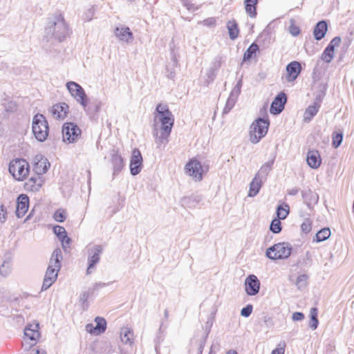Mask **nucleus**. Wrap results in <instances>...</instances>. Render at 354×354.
I'll use <instances>...</instances> for the list:
<instances>
[{
	"instance_id": "nucleus-46",
	"label": "nucleus",
	"mask_w": 354,
	"mask_h": 354,
	"mask_svg": "<svg viewBox=\"0 0 354 354\" xmlns=\"http://www.w3.org/2000/svg\"><path fill=\"white\" fill-rule=\"evenodd\" d=\"M54 219L59 222L62 223L66 220V213L63 209H58L53 214Z\"/></svg>"
},
{
	"instance_id": "nucleus-31",
	"label": "nucleus",
	"mask_w": 354,
	"mask_h": 354,
	"mask_svg": "<svg viewBox=\"0 0 354 354\" xmlns=\"http://www.w3.org/2000/svg\"><path fill=\"white\" fill-rule=\"evenodd\" d=\"M227 28L230 39H236L239 34V28L236 21L234 19L228 21L227 24Z\"/></svg>"
},
{
	"instance_id": "nucleus-62",
	"label": "nucleus",
	"mask_w": 354,
	"mask_h": 354,
	"mask_svg": "<svg viewBox=\"0 0 354 354\" xmlns=\"http://www.w3.org/2000/svg\"><path fill=\"white\" fill-rule=\"evenodd\" d=\"M284 347L276 348L272 351L271 354H284Z\"/></svg>"
},
{
	"instance_id": "nucleus-36",
	"label": "nucleus",
	"mask_w": 354,
	"mask_h": 354,
	"mask_svg": "<svg viewBox=\"0 0 354 354\" xmlns=\"http://www.w3.org/2000/svg\"><path fill=\"white\" fill-rule=\"evenodd\" d=\"M290 212V207L288 204L284 203L283 205H279L277 207V216L279 220L285 219Z\"/></svg>"
},
{
	"instance_id": "nucleus-17",
	"label": "nucleus",
	"mask_w": 354,
	"mask_h": 354,
	"mask_svg": "<svg viewBox=\"0 0 354 354\" xmlns=\"http://www.w3.org/2000/svg\"><path fill=\"white\" fill-rule=\"evenodd\" d=\"M29 197L24 194H21L17 198L16 205V216L17 218L23 217L29 207Z\"/></svg>"
},
{
	"instance_id": "nucleus-9",
	"label": "nucleus",
	"mask_w": 354,
	"mask_h": 354,
	"mask_svg": "<svg viewBox=\"0 0 354 354\" xmlns=\"http://www.w3.org/2000/svg\"><path fill=\"white\" fill-rule=\"evenodd\" d=\"M103 252V248L100 245H94L88 249V267L86 270L87 274H89L91 270L100 262V255Z\"/></svg>"
},
{
	"instance_id": "nucleus-42",
	"label": "nucleus",
	"mask_w": 354,
	"mask_h": 354,
	"mask_svg": "<svg viewBox=\"0 0 354 354\" xmlns=\"http://www.w3.org/2000/svg\"><path fill=\"white\" fill-rule=\"evenodd\" d=\"M50 162L46 158H41L37 163V169H39V172L45 174L50 167Z\"/></svg>"
},
{
	"instance_id": "nucleus-48",
	"label": "nucleus",
	"mask_w": 354,
	"mask_h": 354,
	"mask_svg": "<svg viewBox=\"0 0 354 354\" xmlns=\"http://www.w3.org/2000/svg\"><path fill=\"white\" fill-rule=\"evenodd\" d=\"M252 305L248 304L241 310V315L244 317H248L252 314Z\"/></svg>"
},
{
	"instance_id": "nucleus-53",
	"label": "nucleus",
	"mask_w": 354,
	"mask_h": 354,
	"mask_svg": "<svg viewBox=\"0 0 354 354\" xmlns=\"http://www.w3.org/2000/svg\"><path fill=\"white\" fill-rule=\"evenodd\" d=\"M183 6L190 11H195L198 8L197 6H195V5L190 1V0H186V1H184Z\"/></svg>"
},
{
	"instance_id": "nucleus-14",
	"label": "nucleus",
	"mask_w": 354,
	"mask_h": 354,
	"mask_svg": "<svg viewBox=\"0 0 354 354\" xmlns=\"http://www.w3.org/2000/svg\"><path fill=\"white\" fill-rule=\"evenodd\" d=\"M260 281L254 274H250L245 280V290L248 295L254 296L260 290Z\"/></svg>"
},
{
	"instance_id": "nucleus-8",
	"label": "nucleus",
	"mask_w": 354,
	"mask_h": 354,
	"mask_svg": "<svg viewBox=\"0 0 354 354\" xmlns=\"http://www.w3.org/2000/svg\"><path fill=\"white\" fill-rule=\"evenodd\" d=\"M81 130L73 122H66L62 127L63 141L69 143L75 142L81 135Z\"/></svg>"
},
{
	"instance_id": "nucleus-43",
	"label": "nucleus",
	"mask_w": 354,
	"mask_h": 354,
	"mask_svg": "<svg viewBox=\"0 0 354 354\" xmlns=\"http://www.w3.org/2000/svg\"><path fill=\"white\" fill-rule=\"evenodd\" d=\"M11 271V263L8 260H5L0 266V274L3 277L8 276Z\"/></svg>"
},
{
	"instance_id": "nucleus-40",
	"label": "nucleus",
	"mask_w": 354,
	"mask_h": 354,
	"mask_svg": "<svg viewBox=\"0 0 354 354\" xmlns=\"http://www.w3.org/2000/svg\"><path fill=\"white\" fill-rule=\"evenodd\" d=\"M95 322L96 323L95 326L97 328L98 334L100 335L104 333L106 329V319L102 317H96L95 318Z\"/></svg>"
},
{
	"instance_id": "nucleus-10",
	"label": "nucleus",
	"mask_w": 354,
	"mask_h": 354,
	"mask_svg": "<svg viewBox=\"0 0 354 354\" xmlns=\"http://www.w3.org/2000/svg\"><path fill=\"white\" fill-rule=\"evenodd\" d=\"M242 86V79H239L230 92V94L226 101L223 114H227L234 106L237 98L241 93Z\"/></svg>"
},
{
	"instance_id": "nucleus-58",
	"label": "nucleus",
	"mask_w": 354,
	"mask_h": 354,
	"mask_svg": "<svg viewBox=\"0 0 354 354\" xmlns=\"http://www.w3.org/2000/svg\"><path fill=\"white\" fill-rule=\"evenodd\" d=\"M93 15H94V10H93V8H89L87 12L85 13V17H84V19L87 21H90L93 17Z\"/></svg>"
},
{
	"instance_id": "nucleus-21",
	"label": "nucleus",
	"mask_w": 354,
	"mask_h": 354,
	"mask_svg": "<svg viewBox=\"0 0 354 354\" xmlns=\"http://www.w3.org/2000/svg\"><path fill=\"white\" fill-rule=\"evenodd\" d=\"M328 31V24L325 20L318 21L313 29L315 39L319 41L323 39Z\"/></svg>"
},
{
	"instance_id": "nucleus-1",
	"label": "nucleus",
	"mask_w": 354,
	"mask_h": 354,
	"mask_svg": "<svg viewBox=\"0 0 354 354\" xmlns=\"http://www.w3.org/2000/svg\"><path fill=\"white\" fill-rule=\"evenodd\" d=\"M153 134L158 147H165L168 142L174 124V118L167 104L159 103L153 113Z\"/></svg>"
},
{
	"instance_id": "nucleus-4",
	"label": "nucleus",
	"mask_w": 354,
	"mask_h": 354,
	"mask_svg": "<svg viewBox=\"0 0 354 354\" xmlns=\"http://www.w3.org/2000/svg\"><path fill=\"white\" fill-rule=\"evenodd\" d=\"M32 133L39 142H44L49 131L48 122L43 114L37 113L32 118Z\"/></svg>"
},
{
	"instance_id": "nucleus-11",
	"label": "nucleus",
	"mask_w": 354,
	"mask_h": 354,
	"mask_svg": "<svg viewBox=\"0 0 354 354\" xmlns=\"http://www.w3.org/2000/svg\"><path fill=\"white\" fill-rule=\"evenodd\" d=\"M185 169L186 173L196 180L200 181L203 179V167L198 160L196 159L190 160L185 165Z\"/></svg>"
},
{
	"instance_id": "nucleus-57",
	"label": "nucleus",
	"mask_w": 354,
	"mask_h": 354,
	"mask_svg": "<svg viewBox=\"0 0 354 354\" xmlns=\"http://www.w3.org/2000/svg\"><path fill=\"white\" fill-rule=\"evenodd\" d=\"M89 295H90V292L89 291H84V292H82L80 295V301L82 303V304H84L87 301L88 297H89Z\"/></svg>"
},
{
	"instance_id": "nucleus-22",
	"label": "nucleus",
	"mask_w": 354,
	"mask_h": 354,
	"mask_svg": "<svg viewBox=\"0 0 354 354\" xmlns=\"http://www.w3.org/2000/svg\"><path fill=\"white\" fill-rule=\"evenodd\" d=\"M275 160V156L272 158V160L268 161L264 163L259 169V170L255 174V176L266 182L267 180V177L272 169L274 162Z\"/></svg>"
},
{
	"instance_id": "nucleus-56",
	"label": "nucleus",
	"mask_w": 354,
	"mask_h": 354,
	"mask_svg": "<svg viewBox=\"0 0 354 354\" xmlns=\"http://www.w3.org/2000/svg\"><path fill=\"white\" fill-rule=\"evenodd\" d=\"M204 26L211 27L214 26L216 24V19L214 17H209L206 19H205L203 21Z\"/></svg>"
},
{
	"instance_id": "nucleus-6",
	"label": "nucleus",
	"mask_w": 354,
	"mask_h": 354,
	"mask_svg": "<svg viewBox=\"0 0 354 354\" xmlns=\"http://www.w3.org/2000/svg\"><path fill=\"white\" fill-rule=\"evenodd\" d=\"M66 88L71 96L83 107L85 111H88L87 108L89 99L84 88L77 82L73 81L68 82L66 84Z\"/></svg>"
},
{
	"instance_id": "nucleus-13",
	"label": "nucleus",
	"mask_w": 354,
	"mask_h": 354,
	"mask_svg": "<svg viewBox=\"0 0 354 354\" xmlns=\"http://www.w3.org/2000/svg\"><path fill=\"white\" fill-rule=\"evenodd\" d=\"M130 172L133 176L138 174L142 168V156L138 149H134L132 151L130 160Z\"/></svg>"
},
{
	"instance_id": "nucleus-51",
	"label": "nucleus",
	"mask_w": 354,
	"mask_h": 354,
	"mask_svg": "<svg viewBox=\"0 0 354 354\" xmlns=\"http://www.w3.org/2000/svg\"><path fill=\"white\" fill-rule=\"evenodd\" d=\"M289 32L292 36L296 37L299 35L300 28L295 24H291L289 27Z\"/></svg>"
},
{
	"instance_id": "nucleus-7",
	"label": "nucleus",
	"mask_w": 354,
	"mask_h": 354,
	"mask_svg": "<svg viewBox=\"0 0 354 354\" xmlns=\"http://www.w3.org/2000/svg\"><path fill=\"white\" fill-rule=\"evenodd\" d=\"M8 171L17 180L22 181L29 172V165L24 159H15L10 162Z\"/></svg>"
},
{
	"instance_id": "nucleus-39",
	"label": "nucleus",
	"mask_w": 354,
	"mask_h": 354,
	"mask_svg": "<svg viewBox=\"0 0 354 354\" xmlns=\"http://www.w3.org/2000/svg\"><path fill=\"white\" fill-rule=\"evenodd\" d=\"M162 325H163V324L162 323L158 329V331L156 334V337L155 339V351H156V354H160V345L164 340Z\"/></svg>"
},
{
	"instance_id": "nucleus-35",
	"label": "nucleus",
	"mask_w": 354,
	"mask_h": 354,
	"mask_svg": "<svg viewBox=\"0 0 354 354\" xmlns=\"http://www.w3.org/2000/svg\"><path fill=\"white\" fill-rule=\"evenodd\" d=\"M57 278V274L50 273L48 271H46L44 279L41 290H46L48 288H49L52 286V284L56 281Z\"/></svg>"
},
{
	"instance_id": "nucleus-37",
	"label": "nucleus",
	"mask_w": 354,
	"mask_h": 354,
	"mask_svg": "<svg viewBox=\"0 0 354 354\" xmlns=\"http://www.w3.org/2000/svg\"><path fill=\"white\" fill-rule=\"evenodd\" d=\"M330 229L328 227H324L316 233L313 240L318 243L326 241L330 237Z\"/></svg>"
},
{
	"instance_id": "nucleus-33",
	"label": "nucleus",
	"mask_w": 354,
	"mask_h": 354,
	"mask_svg": "<svg viewBox=\"0 0 354 354\" xmlns=\"http://www.w3.org/2000/svg\"><path fill=\"white\" fill-rule=\"evenodd\" d=\"M32 326H26L24 329V335L32 341H36L39 336L38 331L39 324H37L34 328H31Z\"/></svg>"
},
{
	"instance_id": "nucleus-50",
	"label": "nucleus",
	"mask_w": 354,
	"mask_h": 354,
	"mask_svg": "<svg viewBox=\"0 0 354 354\" xmlns=\"http://www.w3.org/2000/svg\"><path fill=\"white\" fill-rule=\"evenodd\" d=\"M301 228L302 232L308 233L311 230V223L309 220L305 221L301 225Z\"/></svg>"
},
{
	"instance_id": "nucleus-27",
	"label": "nucleus",
	"mask_w": 354,
	"mask_h": 354,
	"mask_svg": "<svg viewBox=\"0 0 354 354\" xmlns=\"http://www.w3.org/2000/svg\"><path fill=\"white\" fill-rule=\"evenodd\" d=\"M320 108V104L318 101L315 100L312 105H310L305 111L304 115V120L306 122L311 121L313 118L316 115Z\"/></svg>"
},
{
	"instance_id": "nucleus-49",
	"label": "nucleus",
	"mask_w": 354,
	"mask_h": 354,
	"mask_svg": "<svg viewBox=\"0 0 354 354\" xmlns=\"http://www.w3.org/2000/svg\"><path fill=\"white\" fill-rule=\"evenodd\" d=\"M7 219V210L3 204H0V222L4 223Z\"/></svg>"
},
{
	"instance_id": "nucleus-25",
	"label": "nucleus",
	"mask_w": 354,
	"mask_h": 354,
	"mask_svg": "<svg viewBox=\"0 0 354 354\" xmlns=\"http://www.w3.org/2000/svg\"><path fill=\"white\" fill-rule=\"evenodd\" d=\"M301 196L304 199V203L308 207H310L312 204L317 203L319 201L318 194L313 192L310 189L302 190Z\"/></svg>"
},
{
	"instance_id": "nucleus-2",
	"label": "nucleus",
	"mask_w": 354,
	"mask_h": 354,
	"mask_svg": "<svg viewBox=\"0 0 354 354\" xmlns=\"http://www.w3.org/2000/svg\"><path fill=\"white\" fill-rule=\"evenodd\" d=\"M44 33V37L47 40L54 39L61 42L66 38L69 34V28L62 15L58 14L48 19Z\"/></svg>"
},
{
	"instance_id": "nucleus-32",
	"label": "nucleus",
	"mask_w": 354,
	"mask_h": 354,
	"mask_svg": "<svg viewBox=\"0 0 354 354\" xmlns=\"http://www.w3.org/2000/svg\"><path fill=\"white\" fill-rule=\"evenodd\" d=\"M259 50V46L255 42H253L245 51L243 57V62H249L251 59L256 56L257 53Z\"/></svg>"
},
{
	"instance_id": "nucleus-15",
	"label": "nucleus",
	"mask_w": 354,
	"mask_h": 354,
	"mask_svg": "<svg viewBox=\"0 0 354 354\" xmlns=\"http://www.w3.org/2000/svg\"><path fill=\"white\" fill-rule=\"evenodd\" d=\"M287 102V96L283 92L279 93L272 102L270 112L273 115H278L284 109Z\"/></svg>"
},
{
	"instance_id": "nucleus-59",
	"label": "nucleus",
	"mask_w": 354,
	"mask_h": 354,
	"mask_svg": "<svg viewBox=\"0 0 354 354\" xmlns=\"http://www.w3.org/2000/svg\"><path fill=\"white\" fill-rule=\"evenodd\" d=\"M318 324H319L318 318L311 319L310 324H309V326L312 330H315V329H317Z\"/></svg>"
},
{
	"instance_id": "nucleus-47",
	"label": "nucleus",
	"mask_w": 354,
	"mask_h": 354,
	"mask_svg": "<svg viewBox=\"0 0 354 354\" xmlns=\"http://www.w3.org/2000/svg\"><path fill=\"white\" fill-rule=\"evenodd\" d=\"M334 57V53L331 51H328L327 50L324 49L323 51L321 59L324 61L326 63H330Z\"/></svg>"
},
{
	"instance_id": "nucleus-52",
	"label": "nucleus",
	"mask_w": 354,
	"mask_h": 354,
	"mask_svg": "<svg viewBox=\"0 0 354 354\" xmlns=\"http://www.w3.org/2000/svg\"><path fill=\"white\" fill-rule=\"evenodd\" d=\"M86 330L90 334L99 335L97 328L93 324H87L86 325Z\"/></svg>"
},
{
	"instance_id": "nucleus-41",
	"label": "nucleus",
	"mask_w": 354,
	"mask_h": 354,
	"mask_svg": "<svg viewBox=\"0 0 354 354\" xmlns=\"http://www.w3.org/2000/svg\"><path fill=\"white\" fill-rule=\"evenodd\" d=\"M343 140V133L341 131H334L332 134V145L334 148H338Z\"/></svg>"
},
{
	"instance_id": "nucleus-28",
	"label": "nucleus",
	"mask_w": 354,
	"mask_h": 354,
	"mask_svg": "<svg viewBox=\"0 0 354 354\" xmlns=\"http://www.w3.org/2000/svg\"><path fill=\"white\" fill-rule=\"evenodd\" d=\"M263 183L265 182L254 176L252 180L250 183L248 196L254 197L257 196L259 192Z\"/></svg>"
},
{
	"instance_id": "nucleus-3",
	"label": "nucleus",
	"mask_w": 354,
	"mask_h": 354,
	"mask_svg": "<svg viewBox=\"0 0 354 354\" xmlns=\"http://www.w3.org/2000/svg\"><path fill=\"white\" fill-rule=\"evenodd\" d=\"M270 121L266 117L258 118L250 126V140L253 144L258 143L268 133Z\"/></svg>"
},
{
	"instance_id": "nucleus-38",
	"label": "nucleus",
	"mask_w": 354,
	"mask_h": 354,
	"mask_svg": "<svg viewBox=\"0 0 354 354\" xmlns=\"http://www.w3.org/2000/svg\"><path fill=\"white\" fill-rule=\"evenodd\" d=\"M221 66L220 60H215L212 64L210 68L208 69L207 72V76L210 80V81H213L215 78L217 71Z\"/></svg>"
},
{
	"instance_id": "nucleus-24",
	"label": "nucleus",
	"mask_w": 354,
	"mask_h": 354,
	"mask_svg": "<svg viewBox=\"0 0 354 354\" xmlns=\"http://www.w3.org/2000/svg\"><path fill=\"white\" fill-rule=\"evenodd\" d=\"M115 34L121 41L129 42L133 39V33L127 26L117 27L115 30Z\"/></svg>"
},
{
	"instance_id": "nucleus-61",
	"label": "nucleus",
	"mask_w": 354,
	"mask_h": 354,
	"mask_svg": "<svg viewBox=\"0 0 354 354\" xmlns=\"http://www.w3.org/2000/svg\"><path fill=\"white\" fill-rule=\"evenodd\" d=\"M341 42V38L340 37H335L330 41V44H332L333 46L336 47L339 45Z\"/></svg>"
},
{
	"instance_id": "nucleus-54",
	"label": "nucleus",
	"mask_w": 354,
	"mask_h": 354,
	"mask_svg": "<svg viewBox=\"0 0 354 354\" xmlns=\"http://www.w3.org/2000/svg\"><path fill=\"white\" fill-rule=\"evenodd\" d=\"M207 336H208V333L207 334H205V335L203 337V339L201 340L200 344H199V346H198V353L197 354H202L203 353V348H204V347L205 346V344H206V340H207Z\"/></svg>"
},
{
	"instance_id": "nucleus-45",
	"label": "nucleus",
	"mask_w": 354,
	"mask_h": 354,
	"mask_svg": "<svg viewBox=\"0 0 354 354\" xmlns=\"http://www.w3.org/2000/svg\"><path fill=\"white\" fill-rule=\"evenodd\" d=\"M308 276L306 274H299L296 280V286L301 290L306 286Z\"/></svg>"
},
{
	"instance_id": "nucleus-12",
	"label": "nucleus",
	"mask_w": 354,
	"mask_h": 354,
	"mask_svg": "<svg viewBox=\"0 0 354 354\" xmlns=\"http://www.w3.org/2000/svg\"><path fill=\"white\" fill-rule=\"evenodd\" d=\"M62 259L63 256L61 249L56 248L54 250L51 254L46 271L53 274L55 272V274H57L62 266Z\"/></svg>"
},
{
	"instance_id": "nucleus-30",
	"label": "nucleus",
	"mask_w": 354,
	"mask_h": 354,
	"mask_svg": "<svg viewBox=\"0 0 354 354\" xmlns=\"http://www.w3.org/2000/svg\"><path fill=\"white\" fill-rule=\"evenodd\" d=\"M259 0H245L244 5L246 13L251 17L254 18L257 16V6Z\"/></svg>"
},
{
	"instance_id": "nucleus-44",
	"label": "nucleus",
	"mask_w": 354,
	"mask_h": 354,
	"mask_svg": "<svg viewBox=\"0 0 354 354\" xmlns=\"http://www.w3.org/2000/svg\"><path fill=\"white\" fill-rule=\"evenodd\" d=\"M281 223L279 218H274L270 223V230L274 233L278 234L281 231Z\"/></svg>"
},
{
	"instance_id": "nucleus-60",
	"label": "nucleus",
	"mask_w": 354,
	"mask_h": 354,
	"mask_svg": "<svg viewBox=\"0 0 354 354\" xmlns=\"http://www.w3.org/2000/svg\"><path fill=\"white\" fill-rule=\"evenodd\" d=\"M317 315H318V310H317V308H315V307L312 308L310 309V319H316V318H317Z\"/></svg>"
},
{
	"instance_id": "nucleus-55",
	"label": "nucleus",
	"mask_w": 354,
	"mask_h": 354,
	"mask_svg": "<svg viewBox=\"0 0 354 354\" xmlns=\"http://www.w3.org/2000/svg\"><path fill=\"white\" fill-rule=\"evenodd\" d=\"M304 314L301 312H295L292 315L293 321H301L304 319Z\"/></svg>"
},
{
	"instance_id": "nucleus-16",
	"label": "nucleus",
	"mask_w": 354,
	"mask_h": 354,
	"mask_svg": "<svg viewBox=\"0 0 354 354\" xmlns=\"http://www.w3.org/2000/svg\"><path fill=\"white\" fill-rule=\"evenodd\" d=\"M111 161L113 165V176H117L124 167V160L121 155L119 153L118 150L113 149L110 151Z\"/></svg>"
},
{
	"instance_id": "nucleus-34",
	"label": "nucleus",
	"mask_w": 354,
	"mask_h": 354,
	"mask_svg": "<svg viewBox=\"0 0 354 354\" xmlns=\"http://www.w3.org/2000/svg\"><path fill=\"white\" fill-rule=\"evenodd\" d=\"M201 197L196 195H192L189 197H184L181 199V203L183 206L192 208L194 207L196 204L201 201Z\"/></svg>"
},
{
	"instance_id": "nucleus-64",
	"label": "nucleus",
	"mask_w": 354,
	"mask_h": 354,
	"mask_svg": "<svg viewBox=\"0 0 354 354\" xmlns=\"http://www.w3.org/2000/svg\"><path fill=\"white\" fill-rule=\"evenodd\" d=\"M100 108H101V102H96V104H95L94 111L95 113H97L100 110Z\"/></svg>"
},
{
	"instance_id": "nucleus-20",
	"label": "nucleus",
	"mask_w": 354,
	"mask_h": 354,
	"mask_svg": "<svg viewBox=\"0 0 354 354\" xmlns=\"http://www.w3.org/2000/svg\"><path fill=\"white\" fill-rule=\"evenodd\" d=\"M69 106L65 102L55 104L50 110L51 114L55 119L64 120L68 112Z\"/></svg>"
},
{
	"instance_id": "nucleus-26",
	"label": "nucleus",
	"mask_w": 354,
	"mask_h": 354,
	"mask_svg": "<svg viewBox=\"0 0 354 354\" xmlns=\"http://www.w3.org/2000/svg\"><path fill=\"white\" fill-rule=\"evenodd\" d=\"M42 185V180L39 176H32L25 183V189L31 192H38Z\"/></svg>"
},
{
	"instance_id": "nucleus-18",
	"label": "nucleus",
	"mask_w": 354,
	"mask_h": 354,
	"mask_svg": "<svg viewBox=\"0 0 354 354\" xmlns=\"http://www.w3.org/2000/svg\"><path fill=\"white\" fill-rule=\"evenodd\" d=\"M286 80L289 82H294L301 72L302 67L297 61H292L286 66Z\"/></svg>"
},
{
	"instance_id": "nucleus-29",
	"label": "nucleus",
	"mask_w": 354,
	"mask_h": 354,
	"mask_svg": "<svg viewBox=\"0 0 354 354\" xmlns=\"http://www.w3.org/2000/svg\"><path fill=\"white\" fill-rule=\"evenodd\" d=\"M133 330L130 328L123 327L121 328L120 339L123 344L132 345L133 343Z\"/></svg>"
},
{
	"instance_id": "nucleus-63",
	"label": "nucleus",
	"mask_w": 354,
	"mask_h": 354,
	"mask_svg": "<svg viewBox=\"0 0 354 354\" xmlns=\"http://www.w3.org/2000/svg\"><path fill=\"white\" fill-rule=\"evenodd\" d=\"M299 192V188H297V187H295V188H292L291 189H289L288 191V194L290 196H295L297 195Z\"/></svg>"
},
{
	"instance_id": "nucleus-19",
	"label": "nucleus",
	"mask_w": 354,
	"mask_h": 354,
	"mask_svg": "<svg viewBox=\"0 0 354 354\" xmlns=\"http://www.w3.org/2000/svg\"><path fill=\"white\" fill-rule=\"evenodd\" d=\"M53 232L62 243L64 250L66 252L67 248H69L71 239L67 236V232L65 228L60 225H55L53 227Z\"/></svg>"
},
{
	"instance_id": "nucleus-5",
	"label": "nucleus",
	"mask_w": 354,
	"mask_h": 354,
	"mask_svg": "<svg viewBox=\"0 0 354 354\" xmlns=\"http://www.w3.org/2000/svg\"><path fill=\"white\" fill-rule=\"evenodd\" d=\"M292 247L288 242L278 243L266 250V257L272 260L288 259L292 252Z\"/></svg>"
},
{
	"instance_id": "nucleus-23",
	"label": "nucleus",
	"mask_w": 354,
	"mask_h": 354,
	"mask_svg": "<svg viewBox=\"0 0 354 354\" xmlns=\"http://www.w3.org/2000/svg\"><path fill=\"white\" fill-rule=\"evenodd\" d=\"M307 164L312 169H317L322 162L321 158L318 151L310 150L306 157Z\"/></svg>"
}]
</instances>
